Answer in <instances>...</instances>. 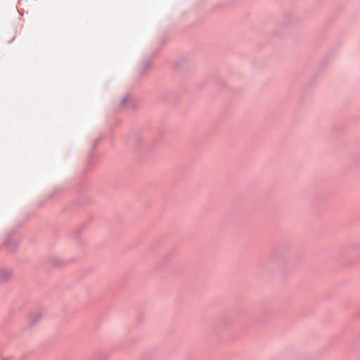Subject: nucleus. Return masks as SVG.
I'll use <instances>...</instances> for the list:
<instances>
[{"instance_id":"nucleus-8","label":"nucleus","mask_w":360,"mask_h":360,"mask_svg":"<svg viewBox=\"0 0 360 360\" xmlns=\"http://www.w3.org/2000/svg\"><path fill=\"white\" fill-rule=\"evenodd\" d=\"M128 98L127 97H124L121 101V105H123L127 102Z\"/></svg>"},{"instance_id":"nucleus-3","label":"nucleus","mask_w":360,"mask_h":360,"mask_svg":"<svg viewBox=\"0 0 360 360\" xmlns=\"http://www.w3.org/2000/svg\"><path fill=\"white\" fill-rule=\"evenodd\" d=\"M42 319V314L41 311L32 312L29 316V327H32L36 325Z\"/></svg>"},{"instance_id":"nucleus-7","label":"nucleus","mask_w":360,"mask_h":360,"mask_svg":"<svg viewBox=\"0 0 360 360\" xmlns=\"http://www.w3.org/2000/svg\"><path fill=\"white\" fill-rule=\"evenodd\" d=\"M150 61L149 59L144 60L141 64V72H143L144 70H146L150 66Z\"/></svg>"},{"instance_id":"nucleus-6","label":"nucleus","mask_w":360,"mask_h":360,"mask_svg":"<svg viewBox=\"0 0 360 360\" xmlns=\"http://www.w3.org/2000/svg\"><path fill=\"white\" fill-rule=\"evenodd\" d=\"M95 358L96 360H107L108 355L105 352H98L96 354Z\"/></svg>"},{"instance_id":"nucleus-10","label":"nucleus","mask_w":360,"mask_h":360,"mask_svg":"<svg viewBox=\"0 0 360 360\" xmlns=\"http://www.w3.org/2000/svg\"><path fill=\"white\" fill-rule=\"evenodd\" d=\"M15 37L14 36L11 39L8 41V43L11 44V42H13V41L15 39Z\"/></svg>"},{"instance_id":"nucleus-4","label":"nucleus","mask_w":360,"mask_h":360,"mask_svg":"<svg viewBox=\"0 0 360 360\" xmlns=\"http://www.w3.org/2000/svg\"><path fill=\"white\" fill-rule=\"evenodd\" d=\"M12 277V272L9 269H1L0 270V281L6 282Z\"/></svg>"},{"instance_id":"nucleus-9","label":"nucleus","mask_w":360,"mask_h":360,"mask_svg":"<svg viewBox=\"0 0 360 360\" xmlns=\"http://www.w3.org/2000/svg\"><path fill=\"white\" fill-rule=\"evenodd\" d=\"M53 266H57L59 265V261H57L56 259H53V264H52Z\"/></svg>"},{"instance_id":"nucleus-5","label":"nucleus","mask_w":360,"mask_h":360,"mask_svg":"<svg viewBox=\"0 0 360 360\" xmlns=\"http://www.w3.org/2000/svg\"><path fill=\"white\" fill-rule=\"evenodd\" d=\"M102 139L101 136H99L98 138H97L96 139L94 140L91 141V150L90 152L89 153L88 155H87V164L88 165H89L91 164V161L94 157V148L96 146V145L98 144V143L99 142V141Z\"/></svg>"},{"instance_id":"nucleus-1","label":"nucleus","mask_w":360,"mask_h":360,"mask_svg":"<svg viewBox=\"0 0 360 360\" xmlns=\"http://www.w3.org/2000/svg\"><path fill=\"white\" fill-rule=\"evenodd\" d=\"M5 246L6 250L10 253H13L16 250L18 247V241L17 238L13 232L9 233L7 235L5 240Z\"/></svg>"},{"instance_id":"nucleus-2","label":"nucleus","mask_w":360,"mask_h":360,"mask_svg":"<svg viewBox=\"0 0 360 360\" xmlns=\"http://www.w3.org/2000/svg\"><path fill=\"white\" fill-rule=\"evenodd\" d=\"M142 141V137L139 134L134 133L129 136L127 139V144L132 147H138Z\"/></svg>"},{"instance_id":"nucleus-11","label":"nucleus","mask_w":360,"mask_h":360,"mask_svg":"<svg viewBox=\"0 0 360 360\" xmlns=\"http://www.w3.org/2000/svg\"><path fill=\"white\" fill-rule=\"evenodd\" d=\"M275 257H276V255H272V259H274H274H275Z\"/></svg>"}]
</instances>
